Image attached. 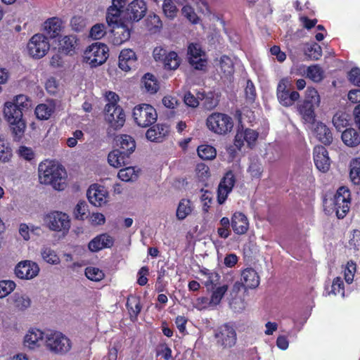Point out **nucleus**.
Returning <instances> with one entry per match:
<instances>
[{
	"label": "nucleus",
	"instance_id": "f257e3e1",
	"mask_svg": "<svg viewBox=\"0 0 360 360\" xmlns=\"http://www.w3.org/2000/svg\"><path fill=\"white\" fill-rule=\"evenodd\" d=\"M65 170L52 161L46 160L39 165V177L41 184L51 185L56 190L64 189Z\"/></svg>",
	"mask_w": 360,
	"mask_h": 360
},
{
	"label": "nucleus",
	"instance_id": "f03ea898",
	"mask_svg": "<svg viewBox=\"0 0 360 360\" xmlns=\"http://www.w3.org/2000/svg\"><path fill=\"white\" fill-rule=\"evenodd\" d=\"M22 108L18 107L14 103L7 102L5 104L4 113L8 122L10 123V127L14 141H20L23 137L26 124L22 119Z\"/></svg>",
	"mask_w": 360,
	"mask_h": 360
},
{
	"label": "nucleus",
	"instance_id": "7ed1b4c3",
	"mask_svg": "<svg viewBox=\"0 0 360 360\" xmlns=\"http://www.w3.org/2000/svg\"><path fill=\"white\" fill-rule=\"evenodd\" d=\"M319 104L320 96L317 90L307 87L304 99L297 104V110L305 122L312 124L316 120L315 110Z\"/></svg>",
	"mask_w": 360,
	"mask_h": 360
},
{
	"label": "nucleus",
	"instance_id": "20e7f679",
	"mask_svg": "<svg viewBox=\"0 0 360 360\" xmlns=\"http://www.w3.org/2000/svg\"><path fill=\"white\" fill-rule=\"evenodd\" d=\"M206 125L211 131L217 134L225 135L233 129V120L227 114L214 112L207 117Z\"/></svg>",
	"mask_w": 360,
	"mask_h": 360
},
{
	"label": "nucleus",
	"instance_id": "39448f33",
	"mask_svg": "<svg viewBox=\"0 0 360 360\" xmlns=\"http://www.w3.org/2000/svg\"><path fill=\"white\" fill-rule=\"evenodd\" d=\"M109 49L103 43L95 42L89 46L84 51V62L91 68L103 65L109 56Z\"/></svg>",
	"mask_w": 360,
	"mask_h": 360
},
{
	"label": "nucleus",
	"instance_id": "423d86ee",
	"mask_svg": "<svg viewBox=\"0 0 360 360\" xmlns=\"http://www.w3.org/2000/svg\"><path fill=\"white\" fill-rule=\"evenodd\" d=\"M350 204L351 194L349 190L345 186H341L330 200V210L335 212L338 219H343L349 210Z\"/></svg>",
	"mask_w": 360,
	"mask_h": 360
},
{
	"label": "nucleus",
	"instance_id": "0eeeda50",
	"mask_svg": "<svg viewBox=\"0 0 360 360\" xmlns=\"http://www.w3.org/2000/svg\"><path fill=\"white\" fill-rule=\"evenodd\" d=\"M214 338L216 345L223 350L233 347L237 341L236 331L228 323L219 326L214 330Z\"/></svg>",
	"mask_w": 360,
	"mask_h": 360
},
{
	"label": "nucleus",
	"instance_id": "6e6552de",
	"mask_svg": "<svg viewBox=\"0 0 360 360\" xmlns=\"http://www.w3.org/2000/svg\"><path fill=\"white\" fill-rule=\"evenodd\" d=\"M44 224L51 231L68 233L70 228L69 216L63 212L53 211L44 217Z\"/></svg>",
	"mask_w": 360,
	"mask_h": 360
},
{
	"label": "nucleus",
	"instance_id": "1a4fd4ad",
	"mask_svg": "<svg viewBox=\"0 0 360 360\" xmlns=\"http://www.w3.org/2000/svg\"><path fill=\"white\" fill-rule=\"evenodd\" d=\"M133 117L139 127H147L157 120V112L151 105L143 103L134 107Z\"/></svg>",
	"mask_w": 360,
	"mask_h": 360
},
{
	"label": "nucleus",
	"instance_id": "9d476101",
	"mask_svg": "<svg viewBox=\"0 0 360 360\" xmlns=\"http://www.w3.org/2000/svg\"><path fill=\"white\" fill-rule=\"evenodd\" d=\"M46 347L51 352L56 354H65L71 349V342L62 333H51L46 337Z\"/></svg>",
	"mask_w": 360,
	"mask_h": 360
},
{
	"label": "nucleus",
	"instance_id": "9b49d317",
	"mask_svg": "<svg viewBox=\"0 0 360 360\" xmlns=\"http://www.w3.org/2000/svg\"><path fill=\"white\" fill-rule=\"evenodd\" d=\"M50 49L48 37L42 34H34L27 43L29 55L33 58H43Z\"/></svg>",
	"mask_w": 360,
	"mask_h": 360
},
{
	"label": "nucleus",
	"instance_id": "f8f14e48",
	"mask_svg": "<svg viewBox=\"0 0 360 360\" xmlns=\"http://www.w3.org/2000/svg\"><path fill=\"white\" fill-rule=\"evenodd\" d=\"M124 10L116 7V6H110L107 11L106 21L110 26L113 28L120 30L122 37H120V42L128 40L130 37V30L126 27L121 20V14Z\"/></svg>",
	"mask_w": 360,
	"mask_h": 360
},
{
	"label": "nucleus",
	"instance_id": "ddd939ff",
	"mask_svg": "<svg viewBox=\"0 0 360 360\" xmlns=\"http://www.w3.org/2000/svg\"><path fill=\"white\" fill-rule=\"evenodd\" d=\"M236 182V179L232 170L225 173L217 188V202L222 205L226 200L229 194L232 191Z\"/></svg>",
	"mask_w": 360,
	"mask_h": 360
},
{
	"label": "nucleus",
	"instance_id": "4468645a",
	"mask_svg": "<svg viewBox=\"0 0 360 360\" xmlns=\"http://www.w3.org/2000/svg\"><path fill=\"white\" fill-rule=\"evenodd\" d=\"M104 115L106 122L115 130L120 129L124 124L125 113L122 107H105Z\"/></svg>",
	"mask_w": 360,
	"mask_h": 360
},
{
	"label": "nucleus",
	"instance_id": "2eb2a0df",
	"mask_svg": "<svg viewBox=\"0 0 360 360\" xmlns=\"http://www.w3.org/2000/svg\"><path fill=\"white\" fill-rule=\"evenodd\" d=\"M205 53L201 46L197 43H191L188 46V59L191 65L198 70H205L207 60L202 58Z\"/></svg>",
	"mask_w": 360,
	"mask_h": 360
},
{
	"label": "nucleus",
	"instance_id": "dca6fc26",
	"mask_svg": "<svg viewBox=\"0 0 360 360\" xmlns=\"http://www.w3.org/2000/svg\"><path fill=\"white\" fill-rule=\"evenodd\" d=\"M288 80L281 79L277 86V97L280 103L285 107L291 106L300 98L297 91L287 89Z\"/></svg>",
	"mask_w": 360,
	"mask_h": 360
},
{
	"label": "nucleus",
	"instance_id": "f3484780",
	"mask_svg": "<svg viewBox=\"0 0 360 360\" xmlns=\"http://www.w3.org/2000/svg\"><path fill=\"white\" fill-rule=\"evenodd\" d=\"M39 271L37 264L29 260L19 262L15 268V274L20 279H32L38 275Z\"/></svg>",
	"mask_w": 360,
	"mask_h": 360
},
{
	"label": "nucleus",
	"instance_id": "a211bd4d",
	"mask_svg": "<svg viewBox=\"0 0 360 360\" xmlns=\"http://www.w3.org/2000/svg\"><path fill=\"white\" fill-rule=\"evenodd\" d=\"M313 155L316 168L322 172H328L330 166V160L327 149L323 146H316L314 148Z\"/></svg>",
	"mask_w": 360,
	"mask_h": 360
},
{
	"label": "nucleus",
	"instance_id": "6ab92c4d",
	"mask_svg": "<svg viewBox=\"0 0 360 360\" xmlns=\"http://www.w3.org/2000/svg\"><path fill=\"white\" fill-rule=\"evenodd\" d=\"M146 11V4L143 0H134L128 5L126 14L130 20L138 22L145 16Z\"/></svg>",
	"mask_w": 360,
	"mask_h": 360
},
{
	"label": "nucleus",
	"instance_id": "aec40b11",
	"mask_svg": "<svg viewBox=\"0 0 360 360\" xmlns=\"http://www.w3.org/2000/svg\"><path fill=\"white\" fill-rule=\"evenodd\" d=\"M86 195L91 204L100 207L106 202L108 193L103 186L93 184L87 190Z\"/></svg>",
	"mask_w": 360,
	"mask_h": 360
},
{
	"label": "nucleus",
	"instance_id": "412c9836",
	"mask_svg": "<svg viewBox=\"0 0 360 360\" xmlns=\"http://www.w3.org/2000/svg\"><path fill=\"white\" fill-rule=\"evenodd\" d=\"M114 240L112 236L107 233H102L93 238L88 245L91 252H96L105 248H111L113 245Z\"/></svg>",
	"mask_w": 360,
	"mask_h": 360
},
{
	"label": "nucleus",
	"instance_id": "4be33fe9",
	"mask_svg": "<svg viewBox=\"0 0 360 360\" xmlns=\"http://www.w3.org/2000/svg\"><path fill=\"white\" fill-rule=\"evenodd\" d=\"M63 20L58 17L48 18L44 23L46 34L50 39H56L60 35L63 26Z\"/></svg>",
	"mask_w": 360,
	"mask_h": 360
},
{
	"label": "nucleus",
	"instance_id": "5701e85b",
	"mask_svg": "<svg viewBox=\"0 0 360 360\" xmlns=\"http://www.w3.org/2000/svg\"><path fill=\"white\" fill-rule=\"evenodd\" d=\"M231 227L237 235H243L249 229L248 217L240 212H235L231 217Z\"/></svg>",
	"mask_w": 360,
	"mask_h": 360
},
{
	"label": "nucleus",
	"instance_id": "b1692460",
	"mask_svg": "<svg viewBox=\"0 0 360 360\" xmlns=\"http://www.w3.org/2000/svg\"><path fill=\"white\" fill-rule=\"evenodd\" d=\"M136 60V55L132 49H123L119 56L118 65L122 70L128 72L135 67Z\"/></svg>",
	"mask_w": 360,
	"mask_h": 360
},
{
	"label": "nucleus",
	"instance_id": "393cba45",
	"mask_svg": "<svg viewBox=\"0 0 360 360\" xmlns=\"http://www.w3.org/2000/svg\"><path fill=\"white\" fill-rule=\"evenodd\" d=\"M79 39L74 35H66L58 41V50L65 55L72 56L76 53Z\"/></svg>",
	"mask_w": 360,
	"mask_h": 360
},
{
	"label": "nucleus",
	"instance_id": "a878e982",
	"mask_svg": "<svg viewBox=\"0 0 360 360\" xmlns=\"http://www.w3.org/2000/svg\"><path fill=\"white\" fill-rule=\"evenodd\" d=\"M241 281L245 288L255 289L259 286L260 278L257 272L249 267L242 271Z\"/></svg>",
	"mask_w": 360,
	"mask_h": 360
},
{
	"label": "nucleus",
	"instance_id": "bb28decb",
	"mask_svg": "<svg viewBox=\"0 0 360 360\" xmlns=\"http://www.w3.org/2000/svg\"><path fill=\"white\" fill-rule=\"evenodd\" d=\"M115 144L118 147L117 148L118 150L129 156L134 151L136 148L134 139L127 134L117 136L115 139Z\"/></svg>",
	"mask_w": 360,
	"mask_h": 360
},
{
	"label": "nucleus",
	"instance_id": "cd10ccee",
	"mask_svg": "<svg viewBox=\"0 0 360 360\" xmlns=\"http://www.w3.org/2000/svg\"><path fill=\"white\" fill-rule=\"evenodd\" d=\"M169 133V127L165 124H158L149 128L146 136L148 140L153 142H162Z\"/></svg>",
	"mask_w": 360,
	"mask_h": 360
},
{
	"label": "nucleus",
	"instance_id": "c85d7f7f",
	"mask_svg": "<svg viewBox=\"0 0 360 360\" xmlns=\"http://www.w3.org/2000/svg\"><path fill=\"white\" fill-rule=\"evenodd\" d=\"M126 307L129 311L130 319L131 321L136 320L142 309L140 296L130 294L127 297Z\"/></svg>",
	"mask_w": 360,
	"mask_h": 360
},
{
	"label": "nucleus",
	"instance_id": "c756f323",
	"mask_svg": "<svg viewBox=\"0 0 360 360\" xmlns=\"http://www.w3.org/2000/svg\"><path fill=\"white\" fill-rule=\"evenodd\" d=\"M314 133L318 140L326 146L333 142V134L330 129L323 123L318 122L314 129Z\"/></svg>",
	"mask_w": 360,
	"mask_h": 360
},
{
	"label": "nucleus",
	"instance_id": "7c9ffc66",
	"mask_svg": "<svg viewBox=\"0 0 360 360\" xmlns=\"http://www.w3.org/2000/svg\"><path fill=\"white\" fill-rule=\"evenodd\" d=\"M108 162L111 166L119 168L129 164V156L115 149L108 154Z\"/></svg>",
	"mask_w": 360,
	"mask_h": 360
},
{
	"label": "nucleus",
	"instance_id": "2f4dec72",
	"mask_svg": "<svg viewBox=\"0 0 360 360\" xmlns=\"http://www.w3.org/2000/svg\"><path fill=\"white\" fill-rule=\"evenodd\" d=\"M44 333L39 329L32 328L25 336L24 344L30 349H34L43 341Z\"/></svg>",
	"mask_w": 360,
	"mask_h": 360
},
{
	"label": "nucleus",
	"instance_id": "473e14b6",
	"mask_svg": "<svg viewBox=\"0 0 360 360\" xmlns=\"http://www.w3.org/2000/svg\"><path fill=\"white\" fill-rule=\"evenodd\" d=\"M342 140L344 143L349 147H354L360 143L359 133L352 128L346 129L342 133Z\"/></svg>",
	"mask_w": 360,
	"mask_h": 360
},
{
	"label": "nucleus",
	"instance_id": "72a5a7b5",
	"mask_svg": "<svg viewBox=\"0 0 360 360\" xmlns=\"http://www.w3.org/2000/svg\"><path fill=\"white\" fill-rule=\"evenodd\" d=\"M193 211L192 202L188 199L183 198L180 200L176 212V216L179 220H184L186 219Z\"/></svg>",
	"mask_w": 360,
	"mask_h": 360
},
{
	"label": "nucleus",
	"instance_id": "f704fd0d",
	"mask_svg": "<svg viewBox=\"0 0 360 360\" xmlns=\"http://www.w3.org/2000/svg\"><path fill=\"white\" fill-rule=\"evenodd\" d=\"M13 158V150L10 143L4 136L0 134V162L3 163L9 162Z\"/></svg>",
	"mask_w": 360,
	"mask_h": 360
},
{
	"label": "nucleus",
	"instance_id": "c9c22d12",
	"mask_svg": "<svg viewBox=\"0 0 360 360\" xmlns=\"http://www.w3.org/2000/svg\"><path fill=\"white\" fill-rule=\"evenodd\" d=\"M350 115L344 111H338L333 117V124L336 129L341 131L349 124Z\"/></svg>",
	"mask_w": 360,
	"mask_h": 360
},
{
	"label": "nucleus",
	"instance_id": "e433bc0d",
	"mask_svg": "<svg viewBox=\"0 0 360 360\" xmlns=\"http://www.w3.org/2000/svg\"><path fill=\"white\" fill-rule=\"evenodd\" d=\"M55 111V105L50 103L39 104L34 110L37 117L40 120H46L50 118Z\"/></svg>",
	"mask_w": 360,
	"mask_h": 360
},
{
	"label": "nucleus",
	"instance_id": "4c0bfd02",
	"mask_svg": "<svg viewBox=\"0 0 360 360\" xmlns=\"http://www.w3.org/2000/svg\"><path fill=\"white\" fill-rule=\"evenodd\" d=\"M141 83L146 91L151 94H155L159 89L158 81L151 73L145 74L142 77Z\"/></svg>",
	"mask_w": 360,
	"mask_h": 360
},
{
	"label": "nucleus",
	"instance_id": "58836bf2",
	"mask_svg": "<svg viewBox=\"0 0 360 360\" xmlns=\"http://www.w3.org/2000/svg\"><path fill=\"white\" fill-rule=\"evenodd\" d=\"M304 55L311 60H317L322 56V49L319 44L314 42L307 44L304 48Z\"/></svg>",
	"mask_w": 360,
	"mask_h": 360
},
{
	"label": "nucleus",
	"instance_id": "ea45409f",
	"mask_svg": "<svg viewBox=\"0 0 360 360\" xmlns=\"http://www.w3.org/2000/svg\"><path fill=\"white\" fill-rule=\"evenodd\" d=\"M200 273L207 276V280L205 281L204 284L207 290L213 289L219 281L220 276L214 271H211L207 269L200 270Z\"/></svg>",
	"mask_w": 360,
	"mask_h": 360
},
{
	"label": "nucleus",
	"instance_id": "a19ab883",
	"mask_svg": "<svg viewBox=\"0 0 360 360\" xmlns=\"http://www.w3.org/2000/svg\"><path fill=\"white\" fill-rule=\"evenodd\" d=\"M307 76L314 82H320L323 79V70L319 65H312L307 69Z\"/></svg>",
	"mask_w": 360,
	"mask_h": 360
},
{
	"label": "nucleus",
	"instance_id": "79ce46f5",
	"mask_svg": "<svg viewBox=\"0 0 360 360\" xmlns=\"http://www.w3.org/2000/svg\"><path fill=\"white\" fill-rule=\"evenodd\" d=\"M146 25L150 32L155 33L160 30L162 23L158 15L150 14L146 20Z\"/></svg>",
	"mask_w": 360,
	"mask_h": 360
},
{
	"label": "nucleus",
	"instance_id": "37998d69",
	"mask_svg": "<svg viewBox=\"0 0 360 360\" xmlns=\"http://www.w3.org/2000/svg\"><path fill=\"white\" fill-rule=\"evenodd\" d=\"M41 255L43 259L51 264H58L60 263V258L56 252L49 247H43L41 250Z\"/></svg>",
	"mask_w": 360,
	"mask_h": 360
},
{
	"label": "nucleus",
	"instance_id": "c03bdc74",
	"mask_svg": "<svg viewBox=\"0 0 360 360\" xmlns=\"http://www.w3.org/2000/svg\"><path fill=\"white\" fill-rule=\"evenodd\" d=\"M198 154L202 160H212L216 157V149L210 145H201L198 148Z\"/></svg>",
	"mask_w": 360,
	"mask_h": 360
},
{
	"label": "nucleus",
	"instance_id": "a18cd8bd",
	"mask_svg": "<svg viewBox=\"0 0 360 360\" xmlns=\"http://www.w3.org/2000/svg\"><path fill=\"white\" fill-rule=\"evenodd\" d=\"M227 290L228 285H223L213 290L211 297L210 298L209 304L212 307H215L219 304Z\"/></svg>",
	"mask_w": 360,
	"mask_h": 360
},
{
	"label": "nucleus",
	"instance_id": "49530a36",
	"mask_svg": "<svg viewBox=\"0 0 360 360\" xmlns=\"http://www.w3.org/2000/svg\"><path fill=\"white\" fill-rule=\"evenodd\" d=\"M180 58L174 51H170L164 59L165 67L169 70H176L180 65Z\"/></svg>",
	"mask_w": 360,
	"mask_h": 360
},
{
	"label": "nucleus",
	"instance_id": "de8ad7c7",
	"mask_svg": "<svg viewBox=\"0 0 360 360\" xmlns=\"http://www.w3.org/2000/svg\"><path fill=\"white\" fill-rule=\"evenodd\" d=\"M202 96L203 106L205 109L211 110L218 105L219 101L214 92L209 91L207 94H203Z\"/></svg>",
	"mask_w": 360,
	"mask_h": 360
},
{
	"label": "nucleus",
	"instance_id": "09e8293b",
	"mask_svg": "<svg viewBox=\"0 0 360 360\" xmlns=\"http://www.w3.org/2000/svg\"><path fill=\"white\" fill-rule=\"evenodd\" d=\"M349 176L354 184L360 183V158H355L352 160Z\"/></svg>",
	"mask_w": 360,
	"mask_h": 360
},
{
	"label": "nucleus",
	"instance_id": "8fccbe9b",
	"mask_svg": "<svg viewBox=\"0 0 360 360\" xmlns=\"http://www.w3.org/2000/svg\"><path fill=\"white\" fill-rule=\"evenodd\" d=\"M219 224L220 227L217 229V233L220 238L226 239L231 235V221L228 217H224L220 219Z\"/></svg>",
	"mask_w": 360,
	"mask_h": 360
},
{
	"label": "nucleus",
	"instance_id": "3c124183",
	"mask_svg": "<svg viewBox=\"0 0 360 360\" xmlns=\"http://www.w3.org/2000/svg\"><path fill=\"white\" fill-rule=\"evenodd\" d=\"M85 276L88 279L98 282L104 278L105 274L97 267L88 266L85 269Z\"/></svg>",
	"mask_w": 360,
	"mask_h": 360
},
{
	"label": "nucleus",
	"instance_id": "603ef678",
	"mask_svg": "<svg viewBox=\"0 0 360 360\" xmlns=\"http://www.w3.org/2000/svg\"><path fill=\"white\" fill-rule=\"evenodd\" d=\"M138 175L135 172L134 167H126L121 169L118 172V177L123 181H134L137 178Z\"/></svg>",
	"mask_w": 360,
	"mask_h": 360
},
{
	"label": "nucleus",
	"instance_id": "864d4df0",
	"mask_svg": "<svg viewBox=\"0 0 360 360\" xmlns=\"http://www.w3.org/2000/svg\"><path fill=\"white\" fill-rule=\"evenodd\" d=\"M162 11L165 16L171 19H173L176 15L178 11L172 0H164Z\"/></svg>",
	"mask_w": 360,
	"mask_h": 360
},
{
	"label": "nucleus",
	"instance_id": "5fc2aeb1",
	"mask_svg": "<svg viewBox=\"0 0 360 360\" xmlns=\"http://www.w3.org/2000/svg\"><path fill=\"white\" fill-rule=\"evenodd\" d=\"M86 25V19L80 15H75L70 20L72 30L79 32H82Z\"/></svg>",
	"mask_w": 360,
	"mask_h": 360
},
{
	"label": "nucleus",
	"instance_id": "6e6d98bb",
	"mask_svg": "<svg viewBox=\"0 0 360 360\" xmlns=\"http://www.w3.org/2000/svg\"><path fill=\"white\" fill-rule=\"evenodd\" d=\"M88 205L85 201H79L77 204L75 210L74 214L76 219L84 220L87 218Z\"/></svg>",
	"mask_w": 360,
	"mask_h": 360
},
{
	"label": "nucleus",
	"instance_id": "4d7b16f0",
	"mask_svg": "<svg viewBox=\"0 0 360 360\" xmlns=\"http://www.w3.org/2000/svg\"><path fill=\"white\" fill-rule=\"evenodd\" d=\"M182 15L193 24H198L200 18L195 13L193 8L189 5H185L181 9Z\"/></svg>",
	"mask_w": 360,
	"mask_h": 360
},
{
	"label": "nucleus",
	"instance_id": "13d9d810",
	"mask_svg": "<svg viewBox=\"0 0 360 360\" xmlns=\"http://www.w3.org/2000/svg\"><path fill=\"white\" fill-rule=\"evenodd\" d=\"M15 288V283L10 280L0 281V298L9 295Z\"/></svg>",
	"mask_w": 360,
	"mask_h": 360
},
{
	"label": "nucleus",
	"instance_id": "bf43d9fd",
	"mask_svg": "<svg viewBox=\"0 0 360 360\" xmlns=\"http://www.w3.org/2000/svg\"><path fill=\"white\" fill-rule=\"evenodd\" d=\"M105 33V26L103 24H96L90 30L89 37L97 40L104 37Z\"/></svg>",
	"mask_w": 360,
	"mask_h": 360
},
{
	"label": "nucleus",
	"instance_id": "052dcab7",
	"mask_svg": "<svg viewBox=\"0 0 360 360\" xmlns=\"http://www.w3.org/2000/svg\"><path fill=\"white\" fill-rule=\"evenodd\" d=\"M356 265L352 262H348L345 269L344 275L345 281L350 284L354 280V274L356 272Z\"/></svg>",
	"mask_w": 360,
	"mask_h": 360
},
{
	"label": "nucleus",
	"instance_id": "680f3d73",
	"mask_svg": "<svg viewBox=\"0 0 360 360\" xmlns=\"http://www.w3.org/2000/svg\"><path fill=\"white\" fill-rule=\"evenodd\" d=\"M258 136L259 134L255 130L252 129H246L244 131L243 139L247 142L250 147H252L255 145Z\"/></svg>",
	"mask_w": 360,
	"mask_h": 360
},
{
	"label": "nucleus",
	"instance_id": "e2e57ef3",
	"mask_svg": "<svg viewBox=\"0 0 360 360\" xmlns=\"http://www.w3.org/2000/svg\"><path fill=\"white\" fill-rule=\"evenodd\" d=\"M331 288V292L334 295L345 296L344 282L340 277H336L333 279Z\"/></svg>",
	"mask_w": 360,
	"mask_h": 360
},
{
	"label": "nucleus",
	"instance_id": "0e129e2a",
	"mask_svg": "<svg viewBox=\"0 0 360 360\" xmlns=\"http://www.w3.org/2000/svg\"><path fill=\"white\" fill-rule=\"evenodd\" d=\"M149 274V269L147 266H142L137 274L138 278H137V283L143 286L146 285L148 283V278L147 276Z\"/></svg>",
	"mask_w": 360,
	"mask_h": 360
},
{
	"label": "nucleus",
	"instance_id": "69168bd1",
	"mask_svg": "<svg viewBox=\"0 0 360 360\" xmlns=\"http://www.w3.org/2000/svg\"><path fill=\"white\" fill-rule=\"evenodd\" d=\"M14 105H18V107L22 108V110L24 109H28L30 106V100L29 98L23 94H20L15 96L14 102Z\"/></svg>",
	"mask_w": 360,
	"mask_h": 360
},
{
	"label": "nucleus",
	"instance_id": "338daca9",
	"mask_svg": "<svg viewBox=\"0 0 360 360\" xmlns=\"http://www.w3.org/2000/svg\"><path fill=\"white\" fill-rule=\"evenodd\" d=\"M15 306L20 310H24L31 304L30 299L27 296H18L14 300Z\"/></svg>",
	"mask_w": 360,
	"mask_h": 360
},
{
	"label": "nucleus",
	"instance_id": "774afa93",
	"mask_svg": "<svg viewBox=\"0 0 360 360\" xmlns=\"http://www.w3.org/2000/svg\"><path fill=\"white\" fill-rule=\"evenodd\" d=\"M348 79L354 85L360 87V68H352L348 73Z\"/></svg>",
	"mask_w": 360,
	"mask_h": 360
}]
</instances>
